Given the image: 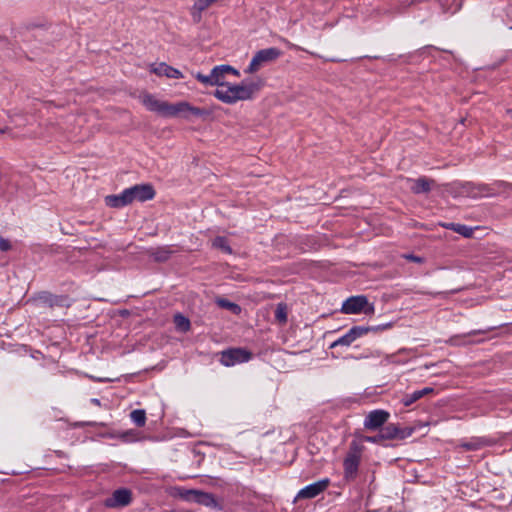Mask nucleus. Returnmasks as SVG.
Listing matches in <instances>:
<instances>
[{
    "mask_svg": "<svg viewBox=\"0 0 512 512\" xmlns=\"http://www.w3.org/2000/svg\"><path fill=\"white\" fill-rule=\"evenodd\" d=\"M281 55V50L276 47L259 50L255 53L244 72L248 74H254L267 64L277 60Z\"/></svg>",
    "mask_w": 512,
    "mask_h": 512,
    "instance_id": "7ed1b4c3",
    "label": "nucleus"
},
{
    "mask_svg": "<svg viewBox=\"0 0 512 512\" xmlns=\"http://www.w3.org/2000/svg\"><path fill=\"white\" fill-rule=\"evenodd\" d=\"M391 326H392L391 323H387V324L379 325V326H373V327L354 326L348 331V333L350 334L352 340L355 341L356 339L366 335L370 331L385 330V329L390 328Z\"/></svg>",
    "mask_w": 512,
    "mask_h": 512,
    "instance_id": "a211bd4d",
    "label": "nucleus"
},
{
    "mask_svg": "<svg viewBox=\"0 0 512 512\" xmlns=\"http://www.w3.org/2000/svg\"><path fill=\"white\" fill-rule=\"evenodd\" d=\"M275 318L280 323H285L287 321V310H286V306L285 305H283V304H278L277 305V308H276V311H275Z\"/></svg>",
    "mask_w": 512,
    "mask_h": 512,
    "instance_id": "7c9ffc66",
    "label": "nucleus"
},
{
    "mask_svg": "<svg viewBox=\"0 0 512 512\" xmlns=\"http://www.w3.org/2000/svg\"><path fill=\"white\" fill-rule=\"evenodd\" d=\"M362 449V446L356 442H352L350 444L349 451L343 461L344 478L347 481L354 480L357 476L362 456Z\"/></svg>",
    "mask_w": 512,
    "mask_h": 512,
    "instance_id": "20e7f679",
    "label": "nucleus"
},
{
    "mask_svg": "<svg viewBox=\"0 0 512 512\" xmlns=\"http://www.w3.org/2000/svg\"><path fill=\"white\" fill-rule=\"evenodd\" d=\"M354 341L352 340L350 334L347 332L333 343H331L330 348H336L338 346H350Z\"/></svg>",
    "mask_w": 512,
    "mask_h": 512,
    "instance_id": "c85d7f7f",
    "label": "nucleus"
},
{
    "mask_svg": "<svg viewBox=\"0 0 512 512\" xmlns=\"http://www.w3.org/2000/svg\"><path fill=\"white\" fill-rule=\"evenodd\" d=\"M151 72L155 73L158 76H165L170 79L183 78V74L180 70H178L172 66H169L168 64H166L164 62L152 65Z\"/></svg>",
    "mask_w": 512,
    "mask_h": 512,
    "instance_id": "2eb2a0df",
    "label": "nucleus"
},
{
    "mask_svg": "<svg viewBox=\"0 0 512 512\" xmlns=\"http://www.w3.org/2000/svg\"><path fill=\"white\" fill-rule=\"evenodd\" d=\"M444 227H446L447 229H450L456 233H459L465 237H470L473 232L472 228H470L466 225L457 224V223H449L447 225H444Z\"/></svg>",
    "mask_w": 512,
    "mask_h": 512,
    "instance_id": "5701e85b",
    "label": "nucleus"
},
{
    "mask_svg": "<svg viewBox=\"0 0 512 512\" xmlns=\"http://www.w3.org/2000/svg\"><path fill=\"white\" fill-rule=\"evenodd\" d=\"M41 299H43L45 303H49V305L52 306L56 300V297L52 294L45 293L43 296H41Z\"/></svg>",
    "mask_w": 512,
    "mask_h": 512,
    "instance_id": "f704fd0d",
    "label": "nucleus"
},
{
    "mask_svg": "<svg viewBox=\"0 0 512 512\" xmlns=\"http://www.w3.org/2000/svg\"><path fill=\"white\" fill-rule=\"evenodd\" d=\"M410 183V189L415 194H423L428 193L432 185L434 184V180L429 179L427 177H420L418 179H408Z\"/></svg>",
    "mask_w": 512,
    "mask_h": 512,
    "instance_id": "f3484780",
    "label": "nucleus"
},
{
    "mask_svg": "<svg viewBox=\"0 0 512 512\" xmlns=\"http://www.w3.org/2000/svg\"><path fill=\"white\" fill-rule=\"evenodd\" d=\"M170 254H171V251L166 247L156 248V249H152L150 251V256H152L154 258V260L157 262H164V261L168 260L170 257Z\"/></svg>",
    "mask_w": 512,
    "mask_h": 512,
    "instance_id": "4be33fe9",
    "label": "nucleus"
},
{
    "mask_svg": "<svg viewBox=\"0 0 512 512\" xmlns=\"http://www.w3.org/2000/svg\"><path fill=\"white\" fill-rule=\"evenodd\" d=\"M506 186L510 185L501 181L495 182L493 184H474L468 182L462 185L461 193L472 198L492 197L497 195L500 189Z\"/></svg>",
    "mask_w": 512,
    "mask_h": 512,
    "instance_id": "f03ea898",
    "label": "nucleus"
},
{
    "mask_svg": "<svg viewBox=\"0 0 512 512\" xmlns=\"http://www.w3.org/2000/svg\"><path fill=\"white\" fill-rule=\"evenodd\" d=\"M212 245H213V247H215L217 249H221L225 253H228V254L232 253V250H231L230 246L228 245V242L225 237H221V236L216 237L213 240Z\"/></svg>",
    "mask_w": 512,
    "mask_h": 512,
    "instance_id": "bb28decb",
    "label": "nucleus"
},
{
    "mask_svg": "<svg viewBox=\"0 0 512 512\" xmlns=\"http://www.w3.org/2000/svg\"><path fill=\"white\" fill-rule=\"evenodd\" d=\"M389 416L390 414L385 410H373L365 417L364 427L368 430H376L387 422Z\"/></svg>",
    "mask_w": 512,
    "mask_h": 512,
    "instance_id": "f8f14e48",
    "label": "nucleus"
},
{
    "mask_svg": "<svg viewBox=\"0 0 512 512\" xmlns=\"http://www.w3.org/2000/svg\"><path fill=\"white\" fill-rule=\"evenodd\" d=\"M489 442L484 438H472L468 441H465L461 444V447L468 451H477L481 448L487 446Z\"/></svg>",
    "mask_w": 512,
    "mask_h": 512,
    "instance_id": "412c9836",
    "label": "nucleus"
},
{
    "mask_svg": "<svg viewBox=\"0 0 512 512\" xmlns=\"http://www.w3.org/2000/svg\"><path fill=\"white\" fill-rule=\"evenodd\" d=\"M433 391H434L433 388L425 387L423 389L416 390L412 393L404 395L401 401L404 406L408 407V406L412 405L414 402H416L419 399H421L422 397H424L425 395L432 393Z\"/></svg>",
    "mask_w": 512,
    "mask_h": 512,
    "instance_id": "6ab92c4d",
    "label": "nucleus"
},
{
    "mask_svg": "<svg viewBox=\"0 0 512 512\" xmlns=\"http://www.w3.org/2000/svg\"><path fill=\"white\" fill-rule=\"evenodd\" d=\"M132 501V492L128 488L116 489L112 495L104 500V506L117 509L128 506Z\"/></svg>",
    "mask_w": 512,
    "mask_h": 512,
    "instance_id": "1a4fd4ad",
    "label": "nucleus"
},
{
    "mask_svg": "<svg viewBox=\"0 0 512 512\" xmlns=\"http://www.w3.org/2000/svg\"><path fill=\"white\" fill-rule=\"evenodd\" d=\"M132 202L137 200L144 202L151 200L155 196L153 187L149 184L134 185L129 187Z\"/></svg>",
    "mask_w": 512,
    "mask_h": 512,
    "instance_id": "4468645a",
    "label": "nucleus"
},
{
    "mask_svg": "<svg viewBox=\"0 0 512 512\" xmlns=\"http://www.w3.org/2000/svg\"><path fill=\"white\" fill-rule=\"evenodd\" d=\"M380 437L383 440L399 439V426L395 424H388L380 430Z\"/></svg>",
    "mask_w": 512,
    "mask_h": 512,
    "instance_id": "aec40b11",
    "label": "nucleus"
},
{
    "mask_svg": "<svg viewBox=\"0 0 512 512\" xmlns=\"http://www.w3.org/2000/svg\"><path fill=\"white\" fill-rule=\"evenodd\" d=\"M130 418L135 425L143 427L146 423V412L143 409H136L130 413Z\"/></svg>",
    "mask_w": 512,
    "mask_h": 512,
    "instance_id": "b1692460",
    "label": "nucleus"
},
{
    "mask_svg": "<svg viewBox=\"0 0 512 512\" xmlns=\"http://www.w3.org/2000/svg\"><path fill=\"white\" fill-rule=\"evenodd\" d=\"M341 311L345 314H359L364 313L366 315L374 314L375 308L373 304L368 302V299L364 295L351 296L346 299L343 304Z\"/></svg>",
    "mask_w": 512,
    "mask_h": 512,
    "instance_id": "39448f33",
    "label": "nucleus"
},
{
    "mask_svg": "<svg viewBox=\"0 0 512 512\" xmlns=\"http://www.w3.org/2000/svg\"><path fill=\"white\" fill-rule=\"evenodd\" d=\"M405 258L416 263H422L423 261L421 257L415 256L413 254L406 255Z\"/></svg>",
    "mask_w": 512,
    "mask_h": 512,
    "instance_id": "e433bc0d",
    "label": "nucleus"
},
{
    "mask_svg": "<svg viewBox=\"0 0 512 512\" xmlns=\"http://www.w3.org/2000/svg\"><path fill=\"white\" fill-rule=\"evenodd\" d=\"M252 359V353L245 348H229L220 353V363L226 367L248 362Z\"/></svg>",
    "mask_w": 512,
    "mask_h": 512,
    "instance_id": "0eeeda50",
    "label": "nucleus"
},
{
    "mask_svg": "<svg viewBox=\"0 0 512 512\" xmlns=\"http://www.w3.org/2000/svg\"><path fill=\"white\" fill-rule=\"evenodd\" d=\"M363 440H364L365 442H370V443H380V442H382V441H383V438H382V437H380V432H379V433H378L377 435H375V436H365V437L363 438Z\"/></svg>",
    "mask_w": 512,
    "mask_h": 512,
    "instance_id": "72a5a7b5",
    "label": "nucleus"
},
{
    "mask_svg": "<svg viewBox=\"0 0 512 512\" xmlns=\"http://www.w3.org/2000/svg\"><path fill=\"white\" fill-rule=\"evenodd\" d=\"M414 429L413 428H400L399 427V439H405L412 435Z\"/></svg>",
    "mask_w": 512,
    "mask_h": 512,
    "instance_id": "473e14b6",
    "label": "nucleus"
},
{
    "mask_svg": "<svg viewBox=\"0 0 512 512\" xmlns=\"http://www.w3.org/2000/svg\"><path fill=\"white\" fill-rule=\"evenodd\" d=\"M120 438L124 442H128V443L136 442V441H139V440L142 439L141 433L139 431H137V430H134V429H130V430H127V431L123 432L120 435Z\"/></svg>",
    "mask_w": 512,
    "mask_h": 512,
    "instance_id": "a878e982",
    "label": "nucleus"
},
{
    "mask_svg": "<svg viewBox=\"0 0 512 512\" xmlns=\"http://www.w3.org/2000/svg\"><path fill=\"white\" fill-rule=\"evenodd\" d=\"M205 114V111L201 108L194 107L186 101H180L177 103L167 102L165 117H181L188 119L191 115L200 117Z\"/></svg>",
    "mask_w": 512,
    "mask_h": 512,
    "instance_id": "423d86ee",
    "label": "nucleus"
},
{
    "mask_svg": "<svg viewBox=\"0 0 512 512\" xmlns=\"http://www.w3.org/2000/svg\"><path fill=\"white\" fill-rule=\"evenodd\" d=\"M91 402H92L94 405H97V406H99V405H100V400H99V399H97V398H93V399H91Z\"/></svg>",
    "mask_w": 512,
    "mask_h": 512,
    "instance_id": "4c0bfd02",
    "label": "nucleus"
},
{
    "mask_svg": "<svg viewBox=\"0 0 512 512\" xmlns=\"http://www.w3.org/2000/svg\"><path fill=\"white\" fill-rule=\"evenodd\" d=\"M5 130L4 129H0V134L4 133Z\"/></svg>",
    "mask_w": 512,
    "mask_h": 512,
    "instance_id": "ea45409f",
    "label": "nucleus"
},
{
    "mask_svg": "<svg viewBox=\"0 0 512 512\" xmlns=\"http://www.w3.org/2000/svg\"><path fill=\"white\" fill-rule=\"evenodd\" d=\"M174 324L176 328L182 332H187L191 326L189 319L181 314L174 316Z\"/></svg>",
    "mask_w": 512,
    "mask_h": 512,
    "instance_id": "393cba45",
    "label": "nucleus"
},
{
    "mask_svg": "<svg viewBox=\"0 0 512 512\" xmlns=\"http://www.w3.org/2000/svg\"><path fill=\"white\" fill-rule=\"evenodd\" d=\"M227 72H225L224 65L215 66L209 75L202 73L195 74V78L206 86H218V88H225L228 84L226 82Z\"/></svg>",
    "mask_w": 512,
    "mask_h": 512,
    "instance_id": "6e6552de",
    "label": "nucleus"
},
{
    "mask_svg": "<svg viewBox=\"0 0 512 512\" xmlns=\"http://www.w3.org/2000/svg\"><path fill=\"white\" fill-rule=\"evenodd\" d=\"M216 303L218 304L219 307L231 310L234 313H238L240 311V307L237 304L230 302L227 299L218 298L216 300Z\"/></svg>",
    "mask_w": 512,
    "mask_h": 512,
    "instance_id": "cd10ccee",
    "label": "nucleus"
},
{
    "mask_svg": "<svg viewBox=\"0 0 512 512\" xmlns=\"http://www.w3.org/2000/svg\"><path fill=\"white\" fill-rule=\"evenodd\" d=\"M182 497L187 501H192L206 507L221 509L214 495L211 493L198 490H186L185 493L182 494Z\"/></svg>",
    "mask_w": 512,
    "mask_h": 512,
    "instance_id": "9d476101",
    "label": "nucleus"
},
{
    "mask_svg": "<svg viewBox=\"0 0 512 512\" xmlns=\"http://www.w3.org/2000/svg\"><path fill=\"white\" fill-rule=\"evenodd\" d=\"M224 69H225V72H227V75L228 74H232L236 77H239L240 76V73L237 69L233 68L232 66L230 65H224Z\"/></svg>",
    "mask_w": 512,
    "mask_h": 512,
    "instance_id": "c9c22d12",
    "label": "nucleus"
},
{
    "mask_svg": "<svg viewBox=\"0 0 512 512\" xmlns=\"http://www.w3.org/2000/svg\"><path fill=\"white\" fill-rule=\"evenodd\" d=\"M217 0H196L193 9L199 14L209 8Z\"/></svg>",
    "mask_w": 512,
    "mask_h": 512,
    "instance_id": "c756f323",
    "label": "nucleus"
},
{
    "mask_svg": "<svg viewBox=\"0 0 512 512\" xmlns=\"http://www.w3.org/2000/svg\"><path fill=\"white\" fill-rule=\"evenodd\" d=\"M141 103L151 112L165 117L167 101H161L154 95L145 93L140 96Z\"/></svg>",
    "mask_w": 512,
    "mask_h": 512,
    "instance_id": "ddd939ff",
    "label": "nucleus"
},
{
    "mask_svg": "<svg viewBox=\"0 0 512 512\" xmlns=\"http://www.w3.org/2000/svg\"><path fill=\"white\" fill-rule=\"evenodd\" d=\"M511 29H512V26H511Z\"/></svg>",
    "mask_w": 512,
    "mask_h": 512,
    "instance_id": "a19ab883",
    "label": "nucleus"
},
{
    "mask_svg": "<svg viewBox=\"0 0 512 512\" xmlns=\"http://www.w3.org/2000/svg\"><path fill=\"white\" fill-rule=\"evenodd\" d=\"M260 87V83L254 81H242L240 84L228 83L225 88L216 89L213 95L223 103L234 104L252 99Z\"/></svg>",
    "mask_w": 512,
    "mask_h": 512,
    "instance_id": "f257e3e1",
    "label": "nucleus"
},
{
    "mask_svg": "<svg viewBox=\"0 0 512 512\" xmlns=\"http://www.w3.org/2000/svg\"><path fill=\"white\" fill-rule=\"evenodd\" d=\"M105 203L107 206L112 208H122L126 205L132 203L131 195L129 188L123 190L118 195H108L105 198Z\"/></svg>",
    "mask_w": 512,
    "mask_h": 512,
    "instance_id": "dca6fc26",
    "label": "nucleus"
},
{
    "mask_svg": "<svg viewBox=\"0 0 512 512\" xmlns=\"http://www.w3.org/2000/svg\"><path fill=\"white\" fill-rule=\"evenodd\" d=\"M12 248V245L8 239L3 238L0 236V250L2 252H7Z\"/></svg>",
    "mask_w": 512,
    "mask_h": 512,
    "instance_id": "2f4dec72",
    "label": "nucleus"
},
{
    "mask_svg": "<svg viewBox=\"0 0 512 512\" xmlns=\"http://www.w3.org/2000/svg\"><path fill=\"white\" fill-rule=\"evenodd\" d=\"M508 114L512 117V110H508Z\"/></svg>",
    "mask_w": 512,
    "mask_h": 512,
    "instance_id": "58836bf2",
    "label": "nucleus"
},
{
    "mask_svg": "<svg viewBox=\"0 0 512 512\" xmlns=\"http://www.w3.org/2000/svg\"><path fill=\"white\" fill-rule=\"evenodd\" d=\"M330 481L328 478L321 479L317 482H314L310 485H307L306 487L302 488L297 496L296 499H312L320 495L322 492H324L327 487L329 486Z\"/></svg>",
    "mask_w": 512,
    "mask_h": 512,
    "instance_id": "9b49d317",
    "label": "nucleus"
}]
</instances>
